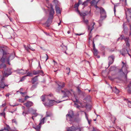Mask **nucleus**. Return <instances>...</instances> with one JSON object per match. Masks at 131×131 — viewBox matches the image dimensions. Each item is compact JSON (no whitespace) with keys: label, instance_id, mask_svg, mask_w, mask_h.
Wrapping results in <instances>:
<instances>
[{"label":"nucleus","instance_id":"nucleus-59","mask_svg":"<svg viewBox=\"0 0 131 131\" xmlns=\"http://www.w3.org/2000/svg\"><path fill=\"white\" fill-rule=\"evenodd\" d=\"M61 20H60V22L58 23V26H59L60 24V23H61Z\"/></svg>","mask_w":131,"mask_h":131},{"label":"nucleus","instance_id":"nucleus-31","mask_svg":"<svg viewBox=\"0 0 131 131\" xmlns=\"http://www.w3.org/2000/svg\"><path fill=\"white\" fill-rule=\"evenodd\" d=\"M83 21L85 23V24H86V25H87L88 23V20H85V19L84 17H83Z\"/></svg>","mask_w":131,"mask_h":131},{"label":"nucleus","instance_id":"nucleus-20","mask_svg":"<svg viewBox=\"0 0 131 131\" xmlns=\"http://www.w3.org/2000/svg\"><path fill=\"white\" fill-rule=\"evenodd\" d=\"M55 8L57 13V14H60L61 11L59 7L57 6V5H56L55 6Z\"/></svg>","mask_w":131,"mask_h":131},{"label":"nucleus","instance_id":"nucleus-47","mask_svg":"<svg viewBox=\"0 0 131 131\" xmlns=\"http://www.w3.org/2000/svg\"><path fill=\"white\" fill-rule=\"evenodd\" d=\"M74 106L77 108H79L80 107V106L75 103L74 104Z\"/></svg>","mask_w":131,"mask_h":131},{"label":"nucleus","instance_id":"nucleus-55","mask_svg":"<svg viewBox=\"0 0 131 131\" xmlns=\"http://www.w3.org/2000/svg\"><path fill=\"white\" fill-rule=\"evenodd\" d=\"M53 62H54V65H55L56 64H57V62H55L54 60H53Z\"/></svg>","mask_w":131,"mask_h":131},{"label":"nucleus","instance_id":"nucleus-44","mask_svg":"<svg viewBox=\"0 0 131 131\" xmlns=\"http://www.w3.org/2000/svg\"><path fill=\"white\" fill-rule=\"evenodd\" d=\"M127 103L129 106L130 107H131V102L128 101Z\"/></svg>","mask_w":131,"mask_h":131},{"label":"nucleus","instance_id":"nucleus-5","mask_svg":"<svg viewBox=\"0 0 131 131\" xmlns=\"http://www.w3.org/2000/svg\"><path fill=\"white\" fill-rule=\"evenodd\" d=\"M73 113L72 111H70L66 115L67 119L68 121H72L73 120Z\"/></svg>","mask_w":131,"mask_h":131},{"label":"nucleus","instance_id":"nucleus-50","mask_svg":"<svg viewBox=\"0 0 131 131\" xmlns=\"http://www.w3.org/2000/svg\"><path fill=\"white\" fill-rule=\"evenodd\" d=\"M45 56H46L47 57V58L46 60V61L48 59V56L46 54H45Z\"/></svg>","mask_w":131,"mask_h":131},{"label":"nucleus","instance_id":"nucleus-12","mask_svg":"<svg viewBox=\"0 0 131 131\" xmlns=\"http://www.w3.org/2000/svg\"><path fill=\"white\" fill-rule=\"evenodd\" d=\"M52 96V95L50 94L48 95H42L41 97V98L42 101L44 102L45 99H49V97H51Z\"/></svg>","mask_w":131,"mask_h":131},{"label":"nucleus","instance_id":"nucleus-37","mask_svg":"<svg viewBox=\"0 0 131 131\" xmlns=\"http://www.w3.org/2000/svg\"><path fill=\"white\" fill-rule=\"evenodd\" d=\"M2 66L3 68H5L6 67V65L5 64H4L3 63L2 64H0V69L1 68V66Z\"/></svg>","mask_w":131,"mask_h":131},{"label":"nucleus","instance_id":"nucleus-9","mask_svg":"<svg viewBox=\"0 0 131 131\" xmlns=\"http://www.w3.org/2000/svg\"><path fill=\"white\" fill-rule=\"evenodd\" d=\"M11 70V69H8L6 71H4V76L7 77L10 75L12 73Z\"/></svg>","mask_w":131,"mask_h":131},{"label":"nucleus","instance_id":"nucleus-46","mask_svg":"<svg viewBox=\"0 0 131 131\" xmlns=\"http://www.w3.org/2000/svg\"><path fill=\"white\" fill-rule=\"evenodd\" d=\"M25 76L23 77L19 81V82H22L25 79Z\"/></svg>","mask_w":131,"mask_h":131},{"label":"nucleus","instance_id":"nucleus-18","mask_svg":"<svg viewBox=\"0 0 131 131\" xmlns=\"http://www.w3.org/2000/svg\"><path fill=\"white\" fill-rule=\"evenodd\" d=\"M3 78L1 80V82H0V88L4 89L5 86H6V85H5L4 82L3 81Z\"/></svg>","mask_w":131,"mask_h":131},{"label":"nucleus","instance_id":"nucleus-14","mask_svg":"<svg viewBox=\"0 0 131 131\" xmlns=\"http://www.w3.org/2000/svg\"><path fill=\"white\" fill-rule=\"evenodd\" d=\"M67 131H76V127L72 126L70 127H67Z\"/></svg>","mask_w":131,"mask_h":131},{"label":"nucleus","instance_id":"nucleus-4","mask_svg":"<svg viewBox=\"0 0 131 131\" xmlns=\"http://www.w3.org/2000/svg\"><path fill=\"white\" fill-rule=\"evenodd\" d=\"M59 101V102H56L54 100H50L49 99H48V100L47 101V102H46V103H43V104L45 105V106L46 107H48L51 106H52L53 105L55 104L56 102H58V103H59L61 102Z\"/></svg>","mask_w":131,"mask_h":131},{"label":"nucleus","instance_id":"nucleus-63","mask_svg":"<svg viewBox=\"0 0 131 131\" xmlns=\"http://www.w3.org/2000/svg\"><path fill=\"white\" fill-rule=\"evenodd\" d=\"M67 33L68 34H69L70 33V32L69 31H68Z\"/></svg>","mask_w":131,"mask_h":131},{"label":"nucleus","instance_id":"nucleus-58","mask_svg":"<svg viewBox=\"0 0 131 131\" xmlns=\"http://www.w3.org/2000/svg\"><path fill=\"white\" fill-rule=\"evenodd\" d=\"M9 95H10V94H6V96H8Z\"/></svg>","mask_w":131,"mask_h":131},{"label":"nucleus","instance_id":"nucleus-28","mask_svg":"<svg viewBox=\"0 0 131 131\" xmlns=\"http://www.w3.org/2000/svg\"><path fill=\"white\" fill-rule=\"evenodd\" d=\"M45 119H46L45 117L43 118L40 120L39 124L41 125V124H43L44 123V121Z\"/></svg>","mask_w":131,"mask_h":131},{"label":"nucleus","instance_id":"nucleus-60","mask_svg":"<svg viewBox=\"0 0 131 131\" xmlns=\"http://www.w3.org/2000/svg\"><path fill=\"white\" fill-rule=\"evenodd\" d=\"M5 104H4L2 105V106L3 107H4L5 106Z\"/></svg>","mask_w":131,"mask_h":131},{"label":"nucleus","instance_id":"nucleus-45","mask_svg":"<svg viewBox=\"0 0 131 131\" xmlns=\"http://www.w3.org/2000/svg\"><path fill=\"white\" fill-rule=\"evenodd\" d=\"M12 122L13 123H14L15 124H17V122L15 119H13L12 120Z\"/></svg>","mask_w":131,"mask_h":131},{"label":"nucleus","instance_id":"nucleus-41","mask_svg":"<svg viewBox=\"0 0 131 131\" xmlns=\"http://www.w3.org/2000/svg\"><path fill=\"white\" fill-rule=\"evenodd\" d=\"M19 101L20 102L23 103L25 102V101L24 99H21L19 100Z\"/></svg>","mask_w":131,"mask_h":131},{"label":"nucleus","instance_id":"nucleus-26","mask_svg":"<svg viewBox=\"0 0 131 131\" xmlns=\"http://www.w3.org/2000/svg\"><path fill=\"white\" fill-rule=\"evenodd\" d=\"M37 76H36L32 79V83L34 84L35 82L37 81Z\"/></svg>","mask_w":131,"mask_h":131},{"label":"nucleus","instance_id":"nucleus-53","mask_svg":"<svg viewBox=\"0 0 131 131\" xmlns=\"http://www.w3.org/2000/svg\"><path fill=\"white\" fill-rule=\"evenodd\" d=\"M85 117H86V119L88 120V121H89L88 119V118L87 117V115L86 114V113H85Z\"/></svg>","mask_w":131,"mask_h":131},{"label":"nucleus","instance_id":"nucleus-30","mask_svg":"<svg viewBox=\"0 0 131 131\" xmlns=\"http://www.w3.org/2000/svg\"><path fill=\"white\" fill-rule=\"evenodd\" d=\"M40 71L39 70L35 71L34 70L33 72V74L34 75H36L39 74L40 73Z\"/></svg>","mask_w":131,"mask_h":131},{"label":"nucleus","instance_id":"nucleus-24","mask_svg":"<svg viewBox=\"0 0 131 131\" xmlns=\"http://www.w3.org/2000/svg\"><path fill=\"white\" fill-rule=\"evenodd\" d=\"M32 111L35 112H34L33 113H32V114L34 115V116H33L32 117V118L33 119H34L33 118V117H34V116L36 117L38 115V114L37 113H35V112L36 111V110H33L32 109Z\"/></svg>","mask_w":131,"mask_h":131},{"label":"nucleus","instance_id":"nucleus-23","mask_svg":"<svg viewBox=\"0 0 131 131\" xmlns=\"http://www.w3.org/2000/svg\"><path fill=\"white\" fill-rule=\"evenodd\" d=\"M120 2L124 5H127L126 0H120Z\"/></svg>","mask_w":131,"mask_h":131},{"label":"nucleus","instance_id":"nucleus-15","mask_svg":"<svg viewBox=\"0 0 131 131\" xmlns=\"http://www.w3.org/2000/svg\"><path fill=\"white\" fill-rule=\"evenodd\" d=\"M24 105H25L27 107H30L33 105V103L31 101H28L26 103H24Z\"/></svg>","mask_w":131,"mask_h":131},{"label":"nucleus","instance_id":"nucleus-33","mask_svg":"<svg viewBox=\"0 0 131 131\" xmlns=\"http://www.w3.org/2000/svg\"><path fill=\"white\" fill-rule=\"evenodd\" d=\"M4 129L5 130H6L7 131H9L10 129V128L8 125H7V127H5Z\"/></svg>","mask_w":131,"mask_h":131},{"label":"nucleus","instance_id":"nucleus-42","mask_svg":"<svg viewBox=\"0 0 131 131\" xmlns=\"http://www.w3.org/2000/svg\"><path fill=\"white\" fill-rule=\"evenodd\" d=\"M66 70H67V71L68 72L67 73V74L69 75V73L70 72V69L69 68L67 67L66 68Z\"/></svg>","mask_w":131,"mask_h":131},{"label":"nucleus","instance_id":"nucleus-34","mask_svg":"<svg viewBox=\"0 0 131 131\" xmlns=\"http://www.w3.org/2000/svg\"><path fill=\"white\" fill-rule=\"evenodd\" d=\"M51 115V113H48L47 112L46 113V116L45 118L46 119H47V117L50 116Z\"/></svg>","mask_w":131,"mask_h":131},{"label":"nucleus","instance_id":"nucleus-54","mask_svg":"<svg viewBox=\"0 0 131 131\" xmlns=\"http://www.w3.org/2000/svg\"><path fill=\"white\" fill-rule=\"evenodd\" d=\"M29 97L27 96H25V99H24L25 100H25H26V99H27L28 98V97Z\"/></svg>","mask_w":131,"mask_h":131},{"label":"nucleus","instance_id":"nucleus-17","mask_svg":"<svg viewBox=\"0 0 131 131\" xmlns=\"http://www.w3.org/2000/svg\"><path fill=\"white\" fill-rule=\"evenodd\" d=\"M128 39L129 38H124V36L123 35H121V37L118 39V40L119 39L122 40L123 39H124L125 42H128Z\"/></svg>","mask_w":131,"mask_h":131},{"label":"nucleus","instance_id":"nucleus-35","mask_svg":"<svg viewBox=\"0 0 131 131\" xmlns=\"http://www.w3.org/2000/svg\"><path fill=\"white\" fill-rule=\"evenodd\" d=\"M88 1H86L84 2L82 4V5H84V6H87L88 5Z\"/></svg>","mask_w":131,"mask_h":131},{"label":"nucleus","instance_id":"nucleus-8","mask_svg":"<svg viewBox=\"0 0 131 131\" xmlns=\"http://www.w3.org/2000/svg\"><path fill=\"white\" fill-rule=\"evenodd\" d=\"M61 92L64 95L63 97L68 96L70 94V91L67 89H65L64 91L61 90Z\"/></svg>","mask_w":131,"mask_h":131},{"label":"nucleus","instance_id":"nucleus-57","mask_svg":"<svg viewBox=\"0 0 131 131\" xmlns=\"http://www.w3.org/2000/svg\"><path fill=\"white\" fill-rule=\"evenodd\" d=\"M119 3H117V4H115V5H116V7L118 6L119 4ZM115 5V4H114V5Z\"/></svg>","mask_w":131,"mask_h":131},{"label":"nucleus","instance_id":"nucleus-61","mask_svg":"<svg viewBox=\"0 0 131 131\" xmlns=\"http://www.w3.org/2000/svg\"><path fill=\"white\" fill-rule=\"evenodd\" d=\"M78 91L80 92L81 91L80 90V89L78 88Z\"/></svg>","mask_w":131,"mask_h":131},{"label":"nucleus","instance_id":"nucleus-25","mask_svg":"<svg viewBox=\"0 0 131 131\" xmlns=\"http://www.w3.org/2000/svg\"><path fill=\"white\" fill-rule=\"evenodd\" d=\"M113 91L116 94H118L119 92V90L117 89L116 87H115L113 89Z\"/></svg>","mask_w":131,"mask_h":131},{"label":"nucleus","instance_id":"nucleus-2","mask_svg":"<svg viewBox=\"0 0 131 131\" xmlns=\"http://www.w3.org/2000/svg\"><path fill=\"white\" fill-rule=\"evenodd\" d=\"M125 10L127 20V22L129 23L131 21V8H126Z\"/></svg>","mask_w":131,"mask_h":131},{"label":"nucleus","instance_id":"nucleus-52","mask_svg":"<svg viewBox=\"0 0 131 131\" xmlns=\"http://www.w3.org/2000/svg\"><path fill=\"white\" fill-rule=\"evenodd\" d=\"M130 31L129 32V35L131 36V25H130Z\"/></svg>","mask_w":131,"mask_h":131},{"label":"nucleus","instance_id":"nucleus-62","mask_svg":"<svg viewBox=\"0 0 131 131\" xmlns=\"http://www.w3.org/2000/svg\"><path fill=\"white\" fill-rule=\"evenodd\" d=\"M109 78L111 80H113V79H111V77H109Z\"/></svg>","mask_w":131,"mask_h":131},{"label":"nucleus","instance_id":"nucleus-3","mask_svg":"<svg viewBox=\"0 0 131 131\" xmlns=\"http://www.w3.org/2000/svg\"><path fill=\"white\" fill-rule=\"evenodd\" d=\"M96 9H99L100 10L101 18L102 19L105 18L106 17V14L104 9L102 7L99 8L96 5L95 6Z\"/></svg>","mask_w":131,"mask_h":131},{"label":"nucleus","instance_id":"nucleus-27","mask_svg":"<svg viewBox=\"0 0 131 131\" xmlns=\"http://www.w3.org/2000/svg\"><path fill=\"white\" fill-rule=\"evenodd\" d=\"M91 13V11H90L89 12V13H88V12H86L85 13H81L80 15L81 16H83V17H84L86 16L87 14H88L89 13Z\"/></svg>","mask_w":131,"mask_h":131},{"label":"nucleus","instance_id":"nucleus-56","mask_svg":"<svg viewBox=\"0 0 131 131\" xmlns=\"http://www.w3.org/2000/svg\"><path fill=\"white\" fill-rule=\"evenodd\" d=\"M20 93L21 94H24L25 93H26V92H20Z\"/></svg>","mask_w":131,"mask_h":131},{"label":"nucleus","instance_id":"nucleus-22","mask_svg":"<svg viewBox=\"0 0 131 131\" xmlns=\"http://www.w3.org/2000/svg\"><path fill=\"white\" fill-rule=\"evenodd\" d=\"M41 127V125L39 124L36 127H34L33 128L35 129L36 131H40V129Z\"/></svg>","mask_w":131,"mask_h":131},{"label":"nucleus","instance_id":"nucleus-7","mask_svg":"<svg viewBox=\"0 0 131 131\" xmlns=\"http://www.w3.org/2000/svg\"><path fill=\"white\" fill-rule=\"evenodd\" d=\"M95 25V23L93 22V23L91 24L90 25L88 26V30L89 31V35H90V33L91 31L94 28V26Z\"/></svg>","mask_w":131,"mask_h":131},{"label":"nucleus","instance_id":"nucleus-19","mask_svg":"<svg viewBox=\"0 0 131 131\" xmlns=\"http://www.w3.org/2000/svg\"><path fill=\"white\" fill-rule=\"evenodd\" d=\"M27 70H24L23 69L20 70L19 71V73L21 74H24L27 73Z\"/></svg>","mask_w":131,"mask_h":131},{"label":"nucleus","instance_id":"nucleus-10","mask_svg":"<svg viewBox=\"0 0 131 131\" xmlns=\"http://www.w3.org/2000/svg\"><path fill=\"white\" fill-rule=\"evenodd\" d=\"M50 7L51 9L49 12V18L52 19L53 18V16L54 14V12L52 6L51 5Z\"/></svg>","mask_w":131,"mask_h":131},{"label":"nucleus","instance_id":"nucleus-16","mask_svg":"<svg viewBox=\"0 0 131 131\" xmlns=\"http://www.w3.org/2000/svg\"><path fill=\"white\" fill-rule=\"evenodd\" d=\"M81 1L80 0H79L78 3V4H75L74 5V8H75L76 11L79 13H80V12L78 9V8L79 5L81 4Z\"/></svg>","mask_w":131,"mask_h":131},{"label":"nucleus","instance_id":"nucleus-1","mask_svg":"<svg viewBox=\"0 0 131 131\" xmlns=\"http://www.w3.org/2000/svg\"><path fill=\"white\" fill-rule=\"evenodd\" d=\"M3 53V56L1 58V60L3 63L5 62H7V63L10 65V63L9 61L13 59L14 56L13 54L9 55V53H7L3 49H2Z\"/></svg>","mask_w":131,"mask_h":131},{"label":"nucleus","instance_id":"nucleus-21","mask_svg":"<svg viewBox=\"0 0 131 131\" xmlns=\"http://www.w3.org/2000/svg\"><path fill=\"white\" fill-rule=\"evenodd\" d=\"M125 23H124L123 24V27L124 28L123 31L125 34L127 32L128 30V28L126 27H125V25H126V24H125Z\"/></svg>","mask_w":131,"mask_h":131},{"label":"nucleus","instance_id":"nucleus-43","mask_svg":"<svg viewBox=\"0 0 131 131\" xmlns=\"http://www.w3.org/2000/svg\"><path fill=\"white\" fill-rule=\"evenodd\" d=\"M0 116H3L5 118V113L4 112H2L0 114Z\"/></svg>","mask_w":131,"mask_h":131},{"label":"nucleus","instance_id":"nucleus-29","mask_svg":"<svg viewBox=\"0 0 131 131\" xmlns=\"http://www.w3.org/2000/svg\"><path fill=\"white\" fill-rule=\"evenodd\" d=\"M93 50L94 51L93 53L94 56H97L98 51L97 50L95 49H93Z\"/></svg>","mask_w":131,"mask_h":131},{"label":"nucleus","instance_id":"nucleus-32","mask_svg":"<svg viewBox=\"0 0 131 131\" xmlns=\"http://www.w3.org/2000/svg\"><path fill=\"white\" fill-rule=\"evenodd\" d=\"M76 130L79 129V131H84V129L83 128L80 127H76Z\"/></svg>","mask_w":131,"mask_h":131},{"label":"nucleus","instance_id":"nucleus-36","mask_svg":"<svg viewBox=\"0 0 131 131\" xmlns=\"http://www.w3.org/2000/svg\"><path fill=\"white\" fill-rule=\"evenodd\" d=\"M37 87V85L36 84H34L32 86L31 88V89L32 90H33L34 89L36 88Z\"/></svg>","mask_w":131,"mask_h":131},{"label":"nucleus","instance_id":"nucleus-11","mask_svg":"<svg viewBox=\"0 0 131 131\" xmlns=\"http://www.w3.org/2000/svg\"><path fill=\"white\" fill-rule=\"evenodd\" d=\"M108 60H109L108 65L109 66L112 64L114 62V57L113 56H111L108 57Z\"/></svg>","mask_w":131,"mask_h":131},{"label":"nucleus","instance_id":"nucleus-40","mask_svg":"<svg viewBox=\"0 0 131 131\" xmlns=\"http://www.w3.org/2000/svg\"><path fill=\"white\" fill-rule=\"evenodd\" d=\"M29 113V112L28 111H24L23 112V115H25L26 114H28Z\"/></svg>","mask_w":131,"mask_h":131},{"label":"nucleus","instance_id":"nucleus-13","mask_svg":"<svg viewBox=\"0 0 131 131\" xmlns=\"http://www.w3.org/2000/svg\"><path fill=\"white\" fill-rule=\"evenodd\" d=\"M57 84L59 86V87L58 88V89H61L64 86L65 83L63 82H58L57 83Z\"/></svg>","mask_w":131,"mask_h":131},{"label":"nucleus","instance_id":"nucleus-6","mask_svg":"<svg viewBox=\"0 0 131 131\" xmlns=\"http://www.w3.org/2000/svg\"><path fill=\"white\" fill-rule=\"evenodd\" d=\"M122 63L123 64V65L121 71H122L123 73H127L128 66L126 63H124L123 62H122Z\"/></svg>","mask_w":131,"mask_h":131},{"label":"nucleus","instance_id":"nucleus-48","mask_svg":"<svg viewBox=\"0 0 131 131\" xmlns=\"http://www.w3.org/2000/svg\"><path fill=\"white\" fill-rule=\"evenodd\" d=\"M126 45L127 46V47H129L130 45H129V43H128V42H126Z\"/></svg>","mask_w":131,"mask_h":131},{"label":"nucleus","instance_id":"nucleus-64","mask_svg":"<svg viewBox=\"0 0 131 131\" xmlns=\"http://www.w3.org/2000/svg\"><path fill=\"white\" fill-rule=\"evenodd\" d=\"M92 131H97L95 130L94 128H93V130Z\"/></svg>","mask_w":131,"mask_h":131},{"label":"nucleus","instance_id":"nucleus-49","mask_svg":"<svg viewBox=\"0 0 131 131\" xmlns=\"http://www.w3.org/2000/svg\"><path fill=\"white\" fill-rule=\"evenodd\" d=\"M93 49H96L95 48V45L94 42H93Z\"/></svg>","mask_w":131,"mask_h":131},{"label":"nucleus","instance_id":"nucleus-38","mask_svg":"<svg viewBox=\"0 0 131 131\" xmlns=\"http://www.w3.org/2000/svg\"><path fill=\"white\" fill-rule=\"evenodd\" d=\"M127 53H128V55H129V56H130V57H131V56H130V54L129 53H128V51L127 50L126 51V52H125V53H121V54L122 55L124 56H125V54H127Z\"/></svg>","mask_w":131,"mask_h":131},{"label":"nucleus","instance_id":"nucleus-51","mask_svg":"<svg viewBox=\"0 0 131 131\" xmlns=\"http://www.w3.org/2000/svg\"><path fill=\"white\" fill-rule=\"evenodd\" d=\"M116 5H114V13H115L116 12V9L115 8L116 7Z\"/></svg>","mask_w":131,"mask_h":131},{"label":"nucleus","instance_id":"nucleus-39","mask_svg":"<svg viewBox=\"0 0 131 131\" xmlns=\"http://www.w3.org/2000/svg\"><path fill=\"white\" fill-rule=\"evenodd\" d=\"M27 76L32 77V75L31 73H30L29 72H28L27 73V75L25 77H26Z\"/></svg>","mask_w":131,"mask_h":131}]
</instances>
